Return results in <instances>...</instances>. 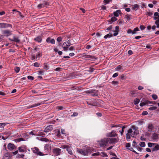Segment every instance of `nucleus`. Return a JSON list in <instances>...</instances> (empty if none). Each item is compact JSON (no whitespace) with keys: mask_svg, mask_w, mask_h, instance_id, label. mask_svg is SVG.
Instances as JSON below:
<instances>
[{"mask_svg":"<svg viewBox=\"0 0 159 159\" xmlns=\"http://www.w3.org/2000/svg\"><path fill=\"white\" fill-rule=\"evenodd\" d=\"M138 129V127L133 125L128 130L126 134V139L127 141L130 139L131 137H134L139 134Z\"/></svg>","mask_w":159,"mask_h":159,"instance_id":"obj_1","label":"nucleus"},{"mask_svg":"<svg viewBox=\"0 0 159 159\" xmlns=\"http://www.w3.org/2000/svg\"><path fill=\"white\" fill-rule=\"evenodd\" d=\"M77 152L83 155H87L89 153H91V150L89 148H87L85 150H83L82 149H77Z\"/></svg>","mask_w":159,"mask_h":159,"instance_id":"obj_2","label":"nucleus"},{"mask_svg":"<svg viewBox=\"0 0 159 159\" xmlns=\"http://www.w3.org/2000/svg\"><path fill=\"white\" fill-rule=\"evenodd\" d=\"M71 45V40H68L67 41L64 42L62 46L64 50L65 51H67L68 50V47Z\"/></svg>","mask_w":159,"mask_h":159,"instance_id":"obj_3","label":"nucleus"},{"mask_svg":"<svg viewBox=\"0 0 159 159\" xmlns=\"http://www.w3.org/2000/svg\"><path fill=\"white\" fill-rule=\"evenodd\" d=\"M87 93L90 94L92 96H97L98 94V91L97 90L90 89L87 91Z\"/></svg>","mask_w":159,"mask_h":159,"instance_id":"obj_4","label":"nucleus"},{"mask_svg":"<svg viewBox=\"0 0 159 159\" xmlns=\"http://www.w3.org/2000/svg\"><path fill=\"white\" fill-rule=\"evenodd\" d=\"M100 145L101 147H105L108 144V141L107 138H105L101 140L100 143Z\"/></svg>","mask_w":159,"mask_h":159,"instance_id":"obj_5","label":"nucleus"},{"mask_svg":"<svg viewBox=\"0 0 159 159\" xmlns=\"http://www.w3.org/2000/svg\"><path fill=\"white\" fill-rule=\"evenodd\" d=\"M31 149L32 150L33 153L36 154L37 155L39 156H43L45 155V154H43L42 152L39 151V148H37L35 147L34 148H32Z\"/></svg>","mask_w":159,"mask_h":159,"instance_id":"obj_6","label":"nucleus"},{"mask_svg":"<svg viewBox=\"0 0 159 159\" xmlns=\"http://www.w3.org/2000/svg\"><path fill=\"white\" fill-rule=\"evenodd\" d=\"M108 144H115L118 142L117 138H107Z\"/></svg>","mask_w":159,"mask_h":159,"instance_id":"obj_7","label":"nucleus"},{"mask_svg":"<svg viewBox=\"0 0 159 159\" xmlns=\"http://www.w3.org/2000/svg\"><path fill=\"white\" fill-rule=\"evenodd\" d=\"M12 31L8 30H4L2 31V34L4 36L7 37L12 34Z\"/></svg>","mask_w":159,"mask_h":159,"instance_id":"obj_8","label":"nucleus"},{"mask_svg":"<svg viewBox=\"0 0 159 159\" xmlns=\"http://www.w3.org/2000/svg\"><path fill=\"white\" fill-rule=\"evenodd\" d=\"M53 152L55 156H57L61 153V150L59 148H56L53 149Z\"/></svg>","mask_w":159,"mask_h":159,"instance_id":"obj_9","label":"nucleus"},{"mask_svg":"<svg viewBox=\"0 0 159 159\" xmlns=\"http://www.w3.org/2000/svg\"><path fill=\"white\" fill-rule=\"evenodd\" d=\"M117 134L116 133V132L112 130L111 132L107 133L106 136L108 137H112L117 136Z\"/></svg>","mask_w":159,"mask_h":159,"instance_id":"obj_10","label":"nucleus"},{"mask_svg":"<svg viewBox=\"0 0 159 159\" xmlns=\"http://www.w3.org/2000/svg\"><path fill=\"white\" fill-rule=\"evenodd\" d=\"M12 25L10 24L5 23H0V28H7L9 27H11L12 28Z\"/></svg>","mask_w":159,"mask_h":159,"instance_id":"obj_11","label":"nucleus"},{"mask_svg":"<svg viewBox=\"0 0 159 159\" xmlns=\"http://www.w3.org/2000/svg\"><path fill=\"white\" fill-rule=\"evenodd\" d=\"M159 138V134L156 133H154L152 134V138L154 141H157Z\"/></svg>","mask_w":159,"mask_h":159,"instance_id":"obj_12","label":"nucleus"},{"mask_svg":"<svg viewBox=\"0 0 159 159\" xmlns=\"http://www.w3.org/2000/svg\"><path fill=\"white\" fill-rule=\"evenodd\" d=\"M53 129V126L51 125L48 126L44 129V132L46 133L52 130Z\"/></svg>","mask_w":159,"mask_h":159,"instance_id":"obj_13","label":"nucleus"},{"mask_svg":"<svg viewBox=\"0 0 159 159\" xmlns=\"http://www.w3.org/2000/svg\"><path fill=\"white\" fill-rule=\"evenodd\" d=\"M19 151L20 152H27L26 148L25 146H22L18 148Z\"/></svg>","mask_w":159,"mask_h":159,"instance_id":"obj_14","label":"nucleus"},{"mask_svg":"<svg viewBox=\"0 0 159 159\" xmlns=\"http://www.w3.org/2000/svg\"><path fill=\"white\" fill-rule=\"evenodd\" d=\"M34 40L39 43H40L42 40V37L41 36H38L34 39Z\"/></svg>","mask_w":159,"mask_h":159,"instance_id":"obj_15","label":"nucleus"},{"mask_svg":"<svg viewBox=\"0 0 159 159\" xmlns=\"http://www.w3.org/2000/svg\"><path fill=\"white\" fill-rule=\"evenodd\" d=\"M44 103V102H41L40 103H38L37 104H34L33 105H30L28 107V108H30L34 107H37L39 105H40L41 104H43Z\"/></svg>","mask_w":159,"mask_h":159,"instance_id":"obj_16","label":"nucleus"},{"mask_svg":"<svg viewBox=\"0 0 159 159\" xmlns=\"http://www.w3.org/2000/svg\"><path fill=\"white\" fill-rule=\"evenodd\" d=\"M9 39L11 41H14L16 43H19L20 42V40L19 39L18 37L14 36L13 39L9 38Z\"/></svg>","mask_w":159,"mask_h":159,"instance_id":"obj_17","label":"nucleus"},{"mask_svg":"<svg viewBox=\"0 0 159 159\" xmlns=\"http://www.w3.org/2000/svg\"><path fill=\"white\" fill-rule=\"evenodd\" d=\"M46 41L48 43H50L51 44H54L55 41L54 39H51L50 37H48L46 39Z\"/></svg>","mask_w":159,"mask_h":159,"instance_id":"obj_18","label":"nucleus"},{"mask_svg":"<svg viewBox=\"0 0 159 159\" xmlns=\"http://www.w3.org/2000/svg\"><path fill=\"white\" fill-rule=\"evenodd\" d=\"M154 126L152 124H151V123L149 124L148 126V131L150 132H152L154 129Z\"/></svg>","mask_w":159,"mask_h":159,"instance_id":"obj_19","label":"nucleus"},{"mask_svg":"<svg viewBox=\"0 0 159 159\" xmlns=\"http://www.w3.org/2000/svg\"><path fill=\"white\" fill-rule=\"evenodd\" d=\"M113 14L115 16L118 17L119 16V15L121 14L122 13L121 12V10L120 9H119L115 11H114Z\"/></svg>","mask_w":159,"mask_h":159,"instance_id":"obj_20","label":"nucleus"},{"mask_svg":"<svg viewBox=\"0 0 159 159\" xmlns=\"http://www.w3.org/2000/svg\"><path fill=\"white\" fill-rule=\"evenodd\" d=\"M44 131H39L36 132V136L44 137L45 134L44 133Z\"/></svg>","mask_w":159,"mask_h":159,"instance_id":"obj_21","label":"nucleus"},{"mask_svg":"<svg viewBox=\"0 0 159 159\" xmlns=\"http://www.w3.org/2000/svg\"><path fill=\"white\" fill-rule=\"evenodd\" d=\"M151 102L148 100H145L144 102H141L140 104V106L142 107L145 105H147L151 104Z\"/></svg>","mask_w":159,"mask_h":159,"instance_id":"obj_22","label":"nucleus"},{"mask_svg":"<svg viewBox=\"0 0 159 159\" xmlns=\"http://www.w3.org/2000/svg\"><path fill=\"white\" fill-rule=\"evenodd\" d=\"M15 146L13 144L11 143H9L7 145V147L8 149L10 150H12L15 148Z\"/></svg>","mask_w":159,"mask_h":159,"instance_id":"obj_23","label":"nucleus"},{"mask_svg":"<svg viewBox=\"0 0 159 159\" xmlns=\"http://www.w3.org/2000/svg\"><path fill=\"white\" fill-rule=\"evenodd\" d=\"M115 70L116 71H119L120 72H122L124 71V70L123 68V66L121 65L118 66L116 68Z\"/></svg>","mask_w":159,"mask_h":159,"instance_id":"obj_24","label":"nucleus"},{"mask_svg":"<svg viewBox=\"0 0 159 159\" xmlns=\"http://www.w3.org/2000/svg\"><path fill=\"white\" fill-rule=\"evenodd\" d=\"M55 134L56 135L57 137L58 138H63L62 136L61 135V133L59 130H57L55 132Z\"/></svg>","mask_w":159,"mask_h":159,"instance_id":"obj_25","label":"nucleus"},{"mask_svg":"<svg viewBox=\"0 0 159 159\" xmlns=\"http://www.w3.org/2000/svg\"><path fill=\"white\" fill-rule=\"evenodd\" d=\"M154 145L155 146L152 148V152H154L159 150V145L156 143V144Z\"/></svg>","mask_w":159,"mask_h":159,"instance_id":"obj_26","label":"nucleus"},{"mask_svg":"<svg viewBox=\"0 0 159 159\" xmlns=\"http://www.w3.org/2000/svg\"><path fill=\"white\" fill-rule=\"evenodd\" d=\"M117 19L115 17V16L112 17L111 20H108V21L109 23V24H111L112 22L117 20Z\"/></svg>","mask_w":159,"mask_h":159,"instance_id":"obj_27","label":"nucleus"},{"mask_svg":"<svg viewBox=\"0 0 159 159\" xmlns=\"http://www.w3.org/2000/svg\"><path fill=\"white\" fill-rule=\"evenodd\" d=\"M11 157V155L10 153L7 152L5 153L4 155L3 159H8Z\"/></svg>","mask_w":159,"mask_h":159,"instance_id":"obj_28","label":"nucleus"},{"mask_svg":"<svg viewBox=\"0 0 159 159\" xmlns=\"http://www.w3.org/2000/svg\"><path fill=\"white\" fill-rule=\"evenodd\" d=\"M139 5L135 4L132 6L131 9L133 10L136 11L139 8Z\"/></svg>","mask_w":159,"mask_h":159,"instance_id":"obj_29","label":"nucleus"},{"mask_svg":"<svg viewBox=\"0 0 159 159\" xmlns=\"http://www.w3.org/2000/svg\"><path fill=\"white\" fill-rule=\"evenodd\" d=\"M43 69H45L46 70H47L49 69V66H48L47 63H45L43 64Z\"/></svg>","mask_w":159,"mask_h":159,"instance_id":"obj_30","label":"nucleus"},{"mask_svg":"<svg viewBox=\"0 0 159 159\" xmlns=\"http://www.w3.org/2000/svg\"><path fill=\"white\" fill-rule=\"evenodd\" d=\"M154 15L153 19L154 20H157L159 18V14L158 12H155Z\"/></svg>","mask_w":159,"mask_h":159,"instance_id":"obj_31","label":"nucleus"},{"mask_svg":"<svg viewBox=\"0 0 159 159\" xmlns=\"http://www.w3.org/2000/svg\"><path fill=\"white\" fill-rule=\"evenodd\" d=\"M66 150L68 151V153L70 155H72V152L71 149V148L70 147H67L66 148Z\"/></svg>","mask_w":159,"mask_h":159,"instance_id":"obj_32","label":"nucleus"},{"mask_svg":"<svg viewBox=\"0 0 159 159\" xmlns=\"http://www.w3.org/2000/svg\"><path fill=\"white\" fill-rule=\"evenodd\" d=\"M112 36V34L111 33H109V34H107L105 35L104 37V38L105 39H106L107 38H110Z\"/></svg>","mask_w":159,"mask_h":159,"instance_id":"obj_33","label":"nucleus"},{"mask_svg":"<svg viewBox=\"0 0 159 159\" xmlns=\"http://www.w3.org/2000/svg\"><path fill=\"white\" fill-rule=\"evenodd\" d=\"M140 102V100L139 98H136L134 101V103L135 105L138 104Z\"/></svg>","mask_w":159,"mask_h":159,"instance_id":"obj_34","label":"nucleus"},{"mask_svg":"<svg viewBox=\"0 0 159 159\" xmlns=\"http://www.w3.org/2000/svg\"><path fill=\"white\" fill-rule=\"evenodd\" d=\"M66 107L61 106H58L57 107V109L58 110H63L65 109Z\"/></svg>","mask_w":159,"mask_h":159,"instance_id":"obj_35","label":"nucleus"},{"mask_svg":"<svg viewBox=\"0 0 159 159\" xmlns=\"http://www.w3.org/2000/svg\"><path fill=\"white\" fill-rule=\"evenodd\" d=\"M42 4L43 7H47L49 5V3L47 2H44L43 3H42Z\"/></svg>","mask_w":159,"mask_h":159,"instance_id":"obj_36","label":"nucleus"},{"mask_svg":"<svg viewBox=\"0 0 159 159\" xmlns=\"http://www.w3.org/2000/svg\"><path fill=\"white\" fill-rule=\"evenodd\" d=\"M112 0H104L103 2V3L105 4H108L110 2H112Z\"/></svg>","mask_w":159,"mask_h":159,"instance_id":"obj_37","label":"nucleus"},{"mask_svg":"<svg viewBox=\"0 0 159 159\" xmlns=\"http://www.w3.org/2000/svg\"><path fill=\"white\" fill-rule=\"evenodd\" d=\"M40 140L42 141H44L45 142H47L49 141V140L48 139L45 138H41L40 139Z\"/></svg>","mask_w":159,"mask_h":159,"instance_id":"obj_38","label":"nucleus"},{"mask_svg":"<svg viewBox=\"0 0 159 159\" xmlns=\"http://www.w3.org/2000/svg\"><path fill=\"white\" fill-rule=\"evenodd\" d=\"M117 22H118V24L119 25H123L124 24V21L123 20H119Z\"/></svg>","mask_w":159,"mask_h":159,"instance_id":"obj_39","label":"nucleus"},{"mask_svg":"<svg viewBox=\"0 0 159 159\" xmlns=\"http://www.w3.org/2000/svg\"><path fill=\"white\" fill-rule=\"evenodd\" d=\"M157 109V107L156 106H152L150 107L148 109L149 110L153 111Z\"/></svg>","mask_w":159,"mask_h":159,"instance_id":"obj_40","label":"nucleus"},{"mask_svg":"<svg viewBox=\"0 0 159 159\" xmlns=\"http://www.w3.org/2000/svg\"><path fill=\"white\" fill-rule=\"evenodd\" d=\"M145 15L151 16L153 15V13L151 12L147 11L146 12Z\"/></svg>","mask_w":159,"mask_h":159,"instance_id":"obj_41","label":"nucleus"},{"mask_svg":"<svg viewBox=\"0 0 159 159\" xmlns=\"http://www.w3.org/2000/svg\"><path fill=\"white\" fill-rule=\"evenodd\" d=\"M42 54L41 53H39L38 54H37L36 56V59H39L40 57L42 56Z\"/></svg>","mask_w":159,"mask_h":159,"instance_id":"obj_42","label":"nucleus"},{"mask_svg":"<svg viewBox=\"0 0 159 159\" xmlns=\"http://www.w3.org/2000/svg\"><path fill=\"white\" fill-rule=\"evenodd\" d=\"M156 143H148V146L149 147H152L154 145H155Z\"/></svg>","mask_w":159,"mask_h":159,"instance_id":"obj_43","label":"nucleus"},{"mask_svg":"<svg viewBox=\"0 0 159 159\" xmlns=\"http://www.w3.org/2000/svg\"><path fill=\"white\" fill-rule=\"evenodd\" d=\"M138 124L139 125H143L144 123V121L143 120H141L138 121Z\"/></svg>","mask_w":159,"mask_h":159,"instance_id":"obj_44","label":"nucleus"},{"mask_svg":"<svg viewBox=\"0 0 159 159\" xmlns=\"http://www.w3.org/2000/svg\"><path fill=\"white\" fill-rule=\"evenodd\" d=\"M44 150L46 151H48L49 150V145L47 144H46L44 147Z\"/></svg>","mask_w":159,"mask_h":159,"instance_id":"obj_45","label":"nucleus"},{"mask_svg":"<svg viewBox=\"0 0 159 159\" xmlns=\"http://www.w3.org/2000/svg\"><path fill=\"white\" fill-rule=\"evenodd\" d=\"M20 68L19 67L16 66L15 68V70L16 73H18L20 71Z\"/></svg>","mask_w":159,"mask_h":159,"instance_id":"obj_46","label":"nucleus"},{"mask_svg":"<svg viewBox=\"0 0 159 159\" xmlns=\"http://www.w3.org/2000/svg\"><path fill=\"white\" fill-rule=\"evenodd\" d=\"M127 33L128 34L132 33V34H134L135 33V32H134L130 29H129L127 31Z\"/></svg>","mask_w":159,"mask_h":159,"instance_id":"obj_47","label":"nucleus"},{"mask_svg":"<svg viewBox=\"0 0 159 159\" xmlns=\"http://www.w3.org/2000/svg\"><path fill=\"white\" fill-rule=\"evenodd\" d=\"M133 144H132V146L135 148H137V144L135 140H134L133 142Z\"/></svg>","mask_w":159,"mask_h":159,"instance_id":"obj_48","label":"nucleus"},{"mask_svg":"<svg viewBox=\"0 0 159 159\" xmlns=\"http://www.w3.org/2000/svg\"><path fill=\"white\" fill-rule=\"evenodd\" d=\"M34 66L36 67H39V66L40 64L36 62L34 64Z\"/></svg>","mask_w":159,"mask_h":159,"instance_id":"obj_49","label":"nucleus"},{"mask_svg":"<svg viewBox=\"0 0 159 159\" xmlns=\"http://www.w3.org/2000/svg\"><path fill=\"white\" fill-rule=\"evenodd\" d=\"M139 145L142 147H144L145 146V144L144 142H141L140 143Z\"/></svg>","mask_w":159,"mask_h":159,"instance_id":"obj_50","label":"nucleus"},{"mask_svg":"<svg viewBox=\"0 0 159 159\" xmlns=\"http://www.w3.org/2000/svg\"><path fill=\"white\" fill-rule=\"evenodd\" d=\"M152 97L153 99L154 100L157 98V96L156 94H153L152 96Z\"/></svg>","mask_w":159,"mask_h":159,"instance_id":"obj_51","label":"nucleus"},{"mask_svg":"<svg viewBox=\"0 0 159 159\" xmlns=\"http://www.w3.org/2000/svg\"><path fill=\"white\" fill-rule=\"evenodd\" d=\"M57 41L58 42H61L62 41V39L61 37H59L57 38Z\"/></svg>","mask_w":159,"mask_h":159,"instance_id":"obj_52","label":"nucleus"},{"mask_svg":"<svg viewBox=\"0 0 159 159\" xmlns=\"http://www.w3.org/2000/svg\"><path fill=\"white\" fill-rule=\"evenodd\" d=\"M16 140L17 142H20L21 141H24V139L22 138H19L16 139Z\"/></svg>","mask_w":159,"mask_h":159,"instance_id":"obj_53","label":"nucleus"},{"mask_svg":"<svg viewBox=\"0 0 159 159\" xmlns=\"http://www.w3.org/2000/svg\"><path fill=\"white\" fill-rule=\"evenodd\" d=\"M27 78L28 79L31 80H33L34 79V77L31 76H28Z\"/></svg>","mask_w":159,"mask_h":159,"instance_id":"obj_54","label":"nucleus"},{"mask_svg":"<svg viewBox=\"0 0 159 159\" xmlns=\"http://www.w3.org/2000/svg\"><path fill=\"white\" fill-rule=\"evenodd\" d=\"M39 75H43L44 71L43 70H40L38 71Z\"/></svg>","mask_w":159,"mask_h":159,"instance_id":"obj_55","label":"nucleus"},{"mask_svg":"<svg viewBox=\"0 0 159 159\" xmlns=\"http://www.w3.org/2000/svg\"><path fill=\"white\" fill-rule=\"evenodd\" d=\"M148 114V112L146 111H143L142 113V115L143 116L146 115Z\"/></svg>","mask_w":159,"mask_h":159,"instance_id":"obj_56","label":"nucleus"},{"mask_svg":"<svg viewBox=\"0 0 159 159\" xmlns=\"http://www.w3.org/2000/svg\"><path fill=\"white\" fill-rule=\"evenodd\" d=\"M39 8H41L43 7V5H42V3L39 4L37 6Z\"/></svg>","mask_w":159,"mask_h":159,"instance_id":"obj_57","label":"nucleus"},{"mask_svg":"<svg viewBox=\"0 0 159 159\" xmlns=\"http://www.w3.org/2000/svg\"><path fill=\"white\" fill-rule=\"evenodd\" d=\"M34 131H32L30 133V134L32 135H36V132Z\"/></svg>","mask_w":159,"mask_h":159,"instance_id":"obj_58","label":"nucleus"},{"mask_svg":"<svg viewBox=\"0 0 159 159\" xmlns=\"http://www.w3.org/2000/svg\"><path fill=\"white\" fill-rule=\"evenodd\" d=\"M69 49L70 51H73L75 50V49L73 46H71L69 48Z\"/></svg>","mask_w":159,"mask_h":159,"instance_id":"obj_59","label":"nucleus"},{"mask_svg":"<svg viewBox=\"0 0 159 159\" xmlns=\"http://www.w3.org/2000/svg\"><path fill=\"white\" fill-rule=\"evenodd\" d=\"M61 134L64 135L65 136V130L64 129H61Z\"/></svg>","mask_w":159,"mask_h":159,"instance_id":"obj_60","label":"nucleus"},{"mask_svg":"<svg viewBox=\"0 0 159 159\" xmlns=\"http://www.w3.org/2000/svg\"><path fill=\"white\" fill-rule=\"evenodd\" d=\"M102 156L103 157H107V154L104 152H102Z\"/></svg>","mask_w":159,"mask_h":159,"instance_id":"obj_61","label":"nucleus"},{"mask_svg":"<svg viewBox=\"0 0 159 159\" xmlns=\"http://www.w3.org/2000/svg\"><path fill=\"white\" fill-rule=\"evenodd\" d=\"M140 139L142 141H145L146 140V139L144 138L143 135L141 137Z\"/></svg>","mask_w":159,"mask_h":159,"instance_id":"obj_62","label":"nucleus"},{"mask_svg":"<svg viewBox=\"0 0 159 159\" xmlns=\"http://www.w3.org/2000/svg\"><path fill=\"white\" fill-rule=\"evenodd\" d=\"M101 9H102V10H106V7L104 5H102V6H101Z\"/></svg>","mask_w":159,"mask_h":159,"instance_id":"obj_63","label":"nucleus"},{"mask_svg":"<svg viewBox=\"0 0 159 159\" xmlns=\"http://www.w3.org/2000/svg\"><path fill=\"white\" fill-rule=\"evenodd\" d=\"M112 84L114 85H117L118 84V82L116 81H113L112 82Z\"/></svg>","mask_w":159,"mask_h":159,"instance_id":"obj_64","label":"nucleus"}]
</instances>
